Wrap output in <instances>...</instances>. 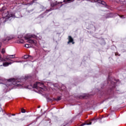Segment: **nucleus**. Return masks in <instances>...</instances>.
I'll return each mask as SVG.
<instances>
[{"label": "nucleus", "instance_id": "11", "mask_svg": "<svg viewBox=\"0 0 126 126\" xmlns=\"http://www.w3.org/2000/svg\"><path fill=\"white\" fill-rule=\"evenodd\" d=\"M24 59H32V56L30 55H26L24 56Z\"/></svg>", "mask_w": 126, "mask_h": 126}, {"label": "nucleus", "instance_id": "16", "mask_svg": "<svg viewBox=\"0 0 126 126\" xmlns=\"http://www.w3.org/2000/svg\"><path fill=\"white\" fill-rule=\"evenodd\" d=\"M35 0H33L31 2L27 4L28 5H31L32 3H34L35 2Z\"/></svg>", "mask_w": 126, "mask_h": 126}, {"label": "nucleus", "instance_id": "5", "mask_svg": "<svg viewBox=\"0 0 126 126\" xmlns=\"http://www.w3.org/2000/svg\"><path fill=\"white\" fill-rule=\"evenodd\" d=\"M68 41L67 42V44H69V43H72V44H74V42H73V38L71 37V36H69L68 37Z\"/></svg>", "mask_w": 126, "mask_h": 126}, {"label": "nucleus", "instance_id": "23", "mask_svg": "<svg viewBox=\"0 0 126 126\" xmlns=\"http://www.w3.org/2000/svg\"><path fill=\"white\" fill-rule=\"evenodd\" d=\"M12 63H21V62H19V61H13Z\"/></svg>", "mask_w": 126, "mask_h": 126}, {"label": "nucleus", "instance_id": "4", "mask_svg": "<svg viewBox=\"0 0 126 126\" xmlns=\"http://www.w3.org/2000/svg\"><path fill=\"white\" fill-rule=\"evenodd\" d=\"M63 2H59L56 1L55 2L51 1H50V5L52 7H55V6H57V5H59V4H62Z\"/></svg>", "mask_w": 126, "mask_h": 126}, {"label": "nucleus", "instance_id": "26", "mask_svg": "<svg viewBox=\"0 0 126 126\" xmlns=\"http://www.w3.org/2000/svg\"><path fill=\"white\" fill-rule=\"evenodd\" d=\"M121 18H125V16H120Z\"/></svg>", "mask_w": 126, "mask_h": 126}, {"label": "nucleus", "instance_id": "6", "mask_svg": "<svg viewBox=\"0 0 126 126\" xmlns=\"http://www.w3.org/2000/svg\"><path fill=\"white\" fill-rule=\"evenodd\" d=\"M94 1H97L98 3H101V4H102L103 5H107V4H106V2L102 1L101 0H94Z\"/></svg>", "mask_w": 126, "mask_h": 126}, {"label": "nucleus", "instance_id": "17", "mask_svg": "<svg viewBox=\"0 0 126 126\" xmlns=\"http://www.w3.org/2000/svg\"><path fill=\"white\" fill-rule=\"evenodd\" d=\"M47 101L48 102H53V101H54V98L52 99L51 98H48Z\"/></svg>", "mask_w": 126, "mask_h": 126}, {"label": "nucleus", "instance_id": "10", "mask_svg": "<svg viewBox=\"0 0 126 126\" xmlns=\"http://www.w3.org/2000/svg\"><path fill=\"white\" fill-rule=\"evenodd\" d=\"M13 16H14V15L10 13L7 15V18H10V17H13Z\"/></svg>", "mask_w": 126, "mask_h": 126}, {"label": "nucleus", "instance_id": "24", "mask_svg": "<svg viewBox=\"0 0 126 126\" xmlns=\"http://www.w3.org/2000/svg\"><path fill=\"white\" fill-rule=\"evenodd\" d=\"M92 123L90 122V123L87 124V125L89 126V125H92Z\"/></svg>", "mask_w": 126, "mask_h": 126}, {"label": "nucleus", "instance_id": "8", "mask_svg": "<svg viewBox=\"0 0 126 126\" xmlns=\"http://www.w3.org/2000/svg\"><path fill=\"white\" fill-rule=\"evenodd\" d=\"M12 63H13V62H10V63H8V62H5V63H2V65H3V66H8V65H9V64H12Z\"/></svg>", "mask_w": 126, "mask_h": 126}, {"label": "nucleus", "instance_id": "21", "mask_svg": "<svg viewBox=\"0 0 126 126\" xmlns=\"http://www.w3.org/2000/svg\"><path fill=\"white\" fill-rule=\"evenodd\" d=\"M1 54H4L5 53V50L4 49H2L1 51Z\"/></svg>", "mask_w": 126, "mask_h": 126}, {"label": "nucleus", "instance_id": "28", "mask_svg": "<svg viewBox=\"0 0 126 126\" xmlns=\"http://www.w3.org/2000/svg\"><path fill=\"white\" fill-rule=\"evenodd\" d=\"M12 116H15V114H12Z\"/></svg>", "mask_w": 126, "mask_h": 126}, {"label": "nucleus", "instance_id": "29", "mask_svg": "<svg viewBox=\"0 0 126 126\" xmlns=\"http://www.w3.org/2000/svg\"><path fill=\"white\" fill-rule=\"evenodd\" d=\"M62 6H63V5H61L60 6V7H62Z\"/></svg>", "mask_w": 126, "mask_h": 126}, {"label": "nucleus", "instance_id": "30", "mask_svg": "<svg viewBox=\"0 0 126 126\" xmlns=\"http://www.w3.org/2000/svg\"><path fill=\"white\" fill-rule=\"evenodd\" d=\"M112 14H110V15H111Z\"/></svg>", "mask_w": 126, "mask_h": 126}, {"label": "nucleus", "instance_id": "25", "mask_svg": "<svg viewBox=\"0 0 126 126\" xmlns=\"http://www.w3.org/2000/svg\"><path fill=\"white\" fill-rule=\"evenodd\" d=\"M51 10H52V8L49 10H47V11H51Z\"/></svg>", "mask_w": 126, "mask_h": 126}, {"label": "nucleus", "instance_id": "20", "mask_svg": "<svg viewBox=\"0 0 126 126\" xmlns=\"http://www.w3.org/2000/svg\"><path fill=\"white\" fill-rule=\"evenodd\" d=\"M21 111V113H26V111H25V109H24V108H22Z\"/></svg>", "mask_w": 126, "mask_h": 126}, {"label": "nucleus", "instance_id": "1", "mask_svg": "<svg viewBox=\"0 0 126 126\" xmlns=\"http://www.w3.org/2000/svg\"><path fill=\"white\" fill-rule=\"evenodd\" d=\"M32 38L34 39H42V37L40 36L39 37L35 35H31L30 34H28L26 36H25V40H27V42L30 44H32L33 45H36L37 44V41L35 40L31 39Z\"/></svg>", "mask_w": 126, "mask_h": 126}, {"label": "nucleus", "instance_id": "7", "mask_svg": "<svg viewBox=\"0 0 126 126\" xmlns=\"http://www.w3.org/2000/svg\"><path fill=\"white\" fill-rule=\"evenodd\" d=\"M5 39H4V41H6V42H8L9 40H11V39H13V37L11 36H7V35H5Z\"/></svg>", "mask_w": 126, "mask_h": 126}, {"label": "nucleus", "instance_id": "12", "mask_svg": "<svg viewBox=\"0 0 126 126\" xmlns=\"http://www.w3.org/2000/svg\"><path fill=\"white\" fill-rule=\"evenodd\" d=\"M62 100V97L61 96L58 97L57 98H53V101H60Z\"/></svg>", "mask_w": 126, "mask_h": 126}, {"label": "nucleus", "instance_id": "27", "mask_svg": "<svg viewBox=\"0 0 126 126\" xmlns=\"http://www.w3.org/2000/svg\"><path fill=\"white\" fill-rule=\"evenodd\" d=\"M85 124H82L81 126H84Z\"/></svg>", "mask_w": 126, "mask_h": 126}, {"label": "nucleus", "instance_id": "13", "mask_svg": "<svg viewBox=\"0 0 126 126\" xmlns=\"http://www.w3.org/2000/svg\"><path fill=\"white\" fill-rule=\"evenodd\" d=\"M7 58H9L10 59H14L15 58V55H7Z\"/></svg>", "mask_w": 126, "mask_h": 126}, {"label": "nucleus", "instance_id": "18", "mask_svg": "<svg viewBox=\"0 0 126 126\" xmlns=\"http://www.w3.org/2000/svg\"><path fill=\"white\" fill-rule=\"evenodd\" d=\"M25 47H26V48H31V45L30 44H27L25 45Z\"/></svg>", "mask_w": 126, "mask_h": 126}, {"label": "nucleus", "instance_id": "15", "mask_svg": "<svg viewBox=\"0 0 126 126\" xmlns=\"http://www.w3.org/2000/svg\"><path fill=\"white\" fill-rule=\"evenodd\" d=\"M18 43L19 44H22V43H24V40L23 39H20L18 41Z\"/></svg>", "mask_w": 126, "mask_h": 126}, {"label": "nucleus", "instance_id": "31", "mask_svg": "<svg viewBox=\"0 0 126 126\" xmlns=\"http://www.w3.org/2000/svg\"><path fill=\"white\" fill-rule=\"evenodd\" d=\"M50 0H49V1H50Z\"/></svg>", "mask_w": 126, "mask_h": 126}, {"label": "nucleus", "instance_id": "3", "mask_svg": "<svg viewBox=\"0 0 126 126\" xmlns=\"http://www.w3.org/2000/svg\"><path fill=\"white\" fill-rule=\"evenodd\" d=\"M44 86L43 83H41L40 82H36L35 84L33 85V88H35L39 91L44 90L42 87Z\"/></svg>", "mask_w": 126, "mask_h": 126}, {"label": "nucleus", "instance_id": "14", "mask_svg": "<svg viewBox=\"0 0 126 126\" xmlns=\"http://www.w3.org/2000/svg\"><path fill=\"white\" fill-rule=\"evenodd\" d=\"M73 0H63V2H66V3H68L69 2H71Z\"/></svg>", "mask_w": 126, "mask_h": 126}, {"label": "nucleus", "instance_id": "2", "mask_svg": "<svg viewBox=\"0 0 126 126\" xmlns=\"http://www.w3.org/2000/svg\"><path fill=\"white\" fill-rule=\"evenodd\" d=\"M6 82L7 83L5 85L7 87H8V86H9L10 84H11V83L14 85L17 84V85H20V84H18V81L15 80L14 78H11L7 80Z\"/></svg>", "mask_w": 126, "mask_h": 126}, {"label": "nucleus", "instance_id": "9", "mask_svg": "<svg viewBox=\"0 0 126 126\" xmlns=\"http://www.w3.org/2000/svg\"><path fill=\"white\" fill-rule=\"evenodd\" d=\"M4 61L5 62H12V60H11L10 58L7 57H7L4 59Z\"/></svg>", "mask_w": 126, "mask_h": 126}, {"label": "nucleus", "instance_id": "19", "mask_svg": "<svg viewBox=\"0 0 126 126\" xmlns=\"http://www.w3.org/2000/svg\"><path fill=\"white\" fill-rule=\"evenodd\" d=\"M1 43L0 42V48L1 47ZM0 61H3V59H2V58H1V55H0Z\"/></svg>", "mask_w": 126, "mask_h": 126}, {"label": "nucleus", "instance_id": "22", "mask_svg": "<svg viewBox=\"0 0 126 126\" xmlns=\"http://www.w3.org/2000/svg\"><path fill=\"white\" fill-rule=\"evenodd\" d=\"M22 37H23V36H22V35H19V36H18V38L19 39H21V38H22Z\"/></svg>", "mask_w": 126, "mask_h": 126}]
</instances>
